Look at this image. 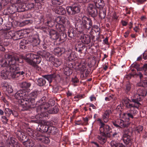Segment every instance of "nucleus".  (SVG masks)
<instances>
[{
  "mask_svg": "<svg viewBox=\"0 0 147 147\" xmlns=\"http://www.w3.org/2000/svg\"><path fill=\"white\" fill-rule=\"evenodd\" d=\"M131 132H130L129 129L126 128L123 130V135L122 137L124 143L126 144H128L131 141L130 135Z\"/></svg>",
  "mask_w": 147,
  "mask_h": 147,
  "instance_id": "obj_8",
  "label": "nucleus"
},
{
  "mask_svg": "<svg viewBox=\"0 0 147 147\" xmlns=\"http://www.w3.org/2000/svg\"><path fill=\"white\" fill-rule=\"evenodd\" d=\"M91 19H87V21L84 20L85 25L86 28L89 29L92 26V23Z\"/></svg>",
  "mask_w": 147,
  "mask_h": 147,
  "instance_id": "obj_35",
  "label": "nucleus"
},
{
  "mask_svg": "<svg viewBox=\"0 0 147 147\" xmlns=\"http://www.w3.org/2000/svg\"><path fill=\"white\" fill-rule=\"evenodd\" d=\"M134 74H129L127 75H126L125 76V77L127 80H129L131 79L132 77H134Z\"/></svg>",
  "mask_w": 147,
  "mask_h": 147,
  "instance_id": "obj_60",
  "label": "nucleus"
},
{
  "mask_svg": "<svg viewBox=\"0 0 147 147\" xmlns=\"http://www.w3.org/2000/svg\"><path fill=\"white\" fill-rule=\"evenodd\" d=\"M9 18H15L17 15V14L15 13H9Z\"/></svg>",
  "mask_w": 147,
  "mask_h": 147,
  "instance_id": "obj_59",
  "label": "nucleus"
},
{
  "mask_svg": "<svg viewBox=\"0 0 147 147\" xmlns=\"http://www.w3.org/2000/svg\"><path fill=\"white\" fill-rule=\"evenodd\" d=\"M5 32L4 33V36L5 38L6 39H9L13 37H16L17 39H19L20 36L19 37L18 36H19V34L18 32H15L14 31H7V30H5Z\"/></svg>",
  "mask_w": 147,
  "mask_h": 147,
  "instance_id": "obj_9",
  "label": "nucleus"
},
{
  "mask_svg": "<svg viewBox=\"0 0 147 147\" xmlns=\"http://www.w3.org/2000/svg\"><path fill=\"white\" fill-rule=\"evenodd\" d=\"M140 86H142L143 87H146L147 86V80H140Z\"/></svg>",
  "mask_w": 147,
  "mask_h": 147,
  "instance_id": "obj_51",
  "label": "nucleus"
},
{
  "mask_svg": "<svg viewBox=\"0 0 147 147\" xmlns=\"http://www.w3.org/2000/svg\"><path fill=\"white\" fill-rule=\"evenodd\" d=\"M59 90V88L57 86H54L53 88L52 92L54 93H56Z\"/></svg>",
  "mask_w": 147,
  "mask_h": 147,
  "instance_id": "obj_58",
  "label": "nucleus"
},
{
  "mask_svg": "<svg viewBox=\"0 0 147 147\" xmlns=\"http://www.w3.org/2000/svg\"><path fill=\"white\" fill-rule=\"evenodd\" d=\"M131 101L134 103V104H131L129 103L130 100H129L126 98L124 100V104L126 107L128 109L131 108L132 107H136L138 109L140 105V99H136V98H132Z\"/></svg>",
  "mask_w": 147,
  "mask_h": 147,
  "instance_id": "obj_6",
  "label": "nucleus"
},
{
  "mask_svg": "<svg viewBox=\"0 0 147 147\" xmlns=\"http://www.w3.org/2000/svg\"><path fill=\"white\" fill-rule=\"evenodd\" d=\"M124 121L121 119H118L115 121H113L112 122L113 125L116 127L119 128H123L127 127L129 123L126 121Z\"/></svg>",
  "mask_w": 147,
  "mask_h": 147,
  "instance_id": "obj_7",
  "label": "nucleus"
},
{
  "mask_svg": "<svg viewBox=\"0 0 147 147\" xmlns=\"http://www.w3.org/2000/svg\"><path fill=\"white\" fill-rule=\"evenodd\" d=\"M72 80V82L74 83H76L79 82L78 79L76 76H75L74 78H73Z\"/></svg>",
  "mask_w": 147,
  "mask_h": 147,
  "instance_id": "obj_62",
  "label": "nucleus"
},
{
  "mask_svg": "<svg viewBox=\"0 0 147 147\" xmlns=\"http://www.w3.org/2000/svg\"><path fill=\"white\" fill-rule=\"evenodd\" d=\"M83 119L84 121V123H83L84 125H87L88 124V118L87 117L85 118L83 117Z\"/></svg>",
  "mask_w": 147,
  "mask_h": 147,
  "instance_id": "obj_61",
  "label": "nucleus"
},
{
  "mask_svg": "<svg viewBox=\"0 0 147 147\" xmlns=\"http://www.w3.org/2000/svg\"><path fill=\"white\" fill-rule=\"evenodd\" d=\"M10 2V0H2L1 2L2 5L5 6Z\"/></svg>",
  "mask_w": 147,
  "mask_h": 147,
  "instance_id": "obj_54",
  "label": "nucleus"
},
{
  "mask_svg": "<svg viewBox=\"0 0 147 147\" xmlns=\"http://www.w3.org/2000/svg\"><path fill=\"white\" fill-rule=\"evenodd\" d=\"M53 5H60L63 3V0H51Z\"/></svg>",
  "mask_w": 147,
  "mask_h": 147,
  "instance_id": "obj_40",
  "label": "nucleus"
},
{
  "mask_svg": "<svg viewBox=\"0 0 147 147\" xmlns=\"http://www.w3.org/2000/svg\"><path fill=\"white\" fill-rule=\"evenodd\" d=\"M18 136L19 139L21 142H23L26 139L27 136L26 134L24 132L19 131L18 133Z\"/></svg>",
  "mask_w": 147,
  "mask_h": 147,
  "instance_id": "obj_28",
  "label": "nucleus"
},
{
  "mask_svg": "<svg viewBox=\"0 0 147 147\" xmlns=\"http://www.w3.org/2000/svg\"><path fill=\"white\" fill-rule=\"evenodd\" d=\"M67 12L69 15L74 14L78 13L80 11V8L78 6L67 7L66 8Z\"/></svg>",
  "mask_w": 147,
  "mask_h": 147,
  "instance_id": "obj_11",
  "label": "nucleus"
},
{
  "mask_svg": "<svg viewBox=\"0 0 147 147\" xmlns=\"http://www.w3.org/2000/svg\"><path fill=\"white\" fill-rule=\"evenodd\" d=\"M31 41L33 45L34 46L38 45L40 43L39 40L38 38H33Z\"/></svg>",
  "mask_w": 147,
  "mask_h": 147,
  "instance_id": "obj_39",
  "label": "nucleus"
},
{
  "mask_svg": "<svg viewBox=\"0 0 147 147\" xmlns=\"http://www.w3.org/2000/svg\"><path fill=\"white\" fill-rule=\"evenodd\" d=\"M53 11L56 13L60 15H64L66 13V11L64 8L63 7L61 6H58L55 7L53 9Z\"/></svg>",
  "mask_w": 147,
  "mask_h": 147,
  "instance_id": "obj_17",
  "label": "nucleus"
},
{
  "mask_svg": "<svg viewBox=\"0 0 147 147\" xmlns=\"http://www.w3.org/2000/svg\"><path fill=\"white\" fill-rule=\"evenodd\" d=\"M25 95V93L22 90H20L18 91L15 94V98L19 100V102L20 103L21 105H22L21 101L22 100L24 99V97Z\"/></svg>",
  "mask_w": 147,
  "mask_h": 147,
  "instance_id": "obj_13",
  "label": "nucleus"
},
{
  "mask_svg": "<svg viewBox=\"0 0 147 147\" xmlns=\"http://www.w3.org/2000/svg\"><path fill=\"white\" fill-rule=\"evenodd\" d=\"M4 113L5 115L9 117L10 115L12 114L13 115L14 114V113L13 112L12 110L9 108H5L4 110Z\"/></svg>",
  "mask_w": 147,
  "mask_h": 147,
  "instance_id": "obj_34",
  "label": "nucleus"
},
{
  "mask_svg": "<svg viewBox=\"0 0 147 147\" xmlns=\"http://www.w3.org/2000/svg\"><path fill=\"white\" fill-rule=\"evenodd\" d=\"M81 39L82 42L85 44H88L90 41V37L89 35H84L81 36Z\"/></svg>",
  "mask_w": 147,
  "mask_h": 147,
  "instance_id": "obj_26",
  "label": "nucleus"
},
{
  "mask_svg": "<svg viewBox=\"0 0 147 147\" xmlns=\"http://www.w3.org/2000/svg\"><path fill=\"white\" fill-rule=\"evenodd\" d=\"M8 117L5 115L2 116L1 117V120L3 123L4 124H6L7 123L8 121Z\"/></svg>",
  "mask_w": 147,
  "mask_h": 147,
  "instance_id": "obj_43",
  "label": "nucleus"
},
{
  "mask_svg": "<svg viewBox=\"0 0 147 147\" xmlns=\"http://www.w3.org/2000/svg\"><path fill=\"white\" fill-rule=\"evenodd\" d=\"M142 55L143 58L145 60L147 59V51H145Z\"/></svg>",
  "mask_w": 147,
  "mask_h": 147,
  "instance_id": "obj_63",
  "label": "nucleus"
},
{
  "mask_svg": "<svg viewBox=\"0 0 147 147\" xmlns=\"http://www.w3.org/2000/svg\"><path fill=\"white\" fill-rule=\"evenodd\" d=\"M53 63L54 66L57 67L60 65L61 62L58 59L56 58Z\"/></svg>",
  "mask_w": 147,
  "mask_h": 147,
  "instance_id": "obj_42",
  "label": "nucleus"
},
{
  "mask_svg": "<svg viewBox=\"0 0 147 147\" xmlns=\"http://www.w3.org/2000/svg\"><path fill=\"white\" fill-rule=\"evenodd\" d=\"M1 85L4 91H7L8 93H11L13 92V89L11 86L4 83H2Z\"/></svg>",
  "mask_w": 147,
  "mask_h": 147,
  "instance_id": "obj_19",
  "label": "nucleus"
},
{
  "mask_svg": "<svg viewBox=\"0 0 147 147\" xmlns=\"http://www.w3.org/2000/svg\"><path fill=\"white\" fill-rule=\"evenodd\" d=\"M67 58L70 61L75 60L77 58V54L74 52L67 55Z\"/></svg>",
  "mask_w": 147,
  "mask_h": 147,
  "instance_id": "obj_30",
  "label": "nucleus"
},
{
  "mask_svg": "<svg viewBox=\"0 0 147 147\" xmlns=\"http://www.w3.org/2000/svg\"><path fill=\"white\" fill-rule=\"evenodd\" d=\"M65 51V49L63 48L57 47L54 49V53L55 55L59 56L64 53Z\"/></svg>",
  "mask_w": 147,
  "mask_h": 147,
  "instance_id": "obj_24",
  "label": "nucleus"
},
{
  "mask_svg": "<svg viewBox=\"0 0 147 147\" xmlns=\"http://www.w3.org/2000/svg\"><path fill=\"white\" fill-rule=\"evenodd\" d=\"M143 127L142 126L139 125L136 128L135 131L137 133H140L143 130Z\"/></svg>",
  "mask_w": 147,
  "mask_h": 147,
  "instance_id": "obj_49",
  "label": "nucleus"
},
{
  "mask_svg": "<svg viewBox=\"0 0 147 147\" xmlns=\"http://www.w3.org/2000/svg\"><path fill=\"white\" fill-rule=\"evenodd\" d=\"M22 105L21 106L23 108V110H27L29 108H34L36 106L35 99L34 98H24L21 101Z\"/></svg>",
  "mask_w": 147,
  "mask_h": 147,
  "instance_id": "obj_4",
  "label": "nucleus"
},
{
  "mask_svg": "<svg viewBox=\"0 0 147 147\" xmlns=\"http://www.w3.org/2000/svg\"><path fill=\"white\" fill-rule=\"evenodd\" d=\"M80 70L82 72H84L86 70V67L85 64L82 65H79L78 66Z\"/></svg>",
  "mask_w": 147,
  "mask_h": 147,
  "instance_id": "obj_50",
  "label": "nucleus"
},
{
  "mask_svg": "<svg viewBox=\"0 0 147 147\" xmlns=\"http://www.w3.org/2000/svg\"><path fill=\"white\" fill-rule=\"evenodd\" d=\"M36 3H29L28 4L26 5V7L28 9H31L34 8V5H36Z\"/></svg>",
  "mask_w": 147,
  "mask_h": 147,
  "instance_id": "obj_48",
  "label": "nucleus"
},
{
  "mask_svg": "<svg viewBox=\"0 0 147 147\" xmlns=\"http://www.w3.org/2000/svg\"><path fill=\"white\" fill-rule=\"evenodd\" d=\"M21 57H23L13 55L11 53H6L5 55V59L0 60V65L1 67H9L10 71L13 72L19 69L15 64L18 63H22Z\"/></svg>",
  "mask_w": 147,
  "mask_h": 147,
  "instance_id": "obj_1",
  "label": "nucleus"
},
{
  "mask_svg": "<svg viewBox=\"0 0 147 147\" xmlns=\"http://www.w3.org/2000/svg\"><path fill=\"white\" fill-rule=\"evenodd\" d=\"M97 121L100 126L99 127L100 133L97 136L99 142L102 144L106 141V136L111 131V128L108 125L105 124L100 118L98 119Z\"/></svg>",
  "mask_w": 147,
  "mask_h": 147,
  "instance_id": "obj_3",
  "label": "nucleus"
},
{
  "mask_svg": "<svg viewBox=\"0 0 147 147\" xmlns=\"http://www.w3.org/2000/svg\"><path fill=\"white\" fill-rule=\"evenodd\" d=\"M131 67H134L136 69H137L138 68L139 66H140V65L138 64L136 62H134L133 64H132L131 65Z\"/></svg>",
  "mask_w": 147,
  "mask_h": 147,
  "instance_id": "obj_57",
  "label": "nucleus"
},
{
  "mask_svg": "<svg viewBox=\"0 0 147 147\" xmlns=\"http://www.w3.org/2000/svg\"><path fill=\"white\" fill-rule=\"evenodd\" d=\"M80 45H76L75 47V49L76 51H78L80 53H82V51L84 49V47L82 46L81 47H80Z\"/></svg>",
  "mask_w": 147,
  "mask_h": 147,
  "instance_id": "obj_41",
  "label": "nucleus"
},
{
  "mask_svg": "<svg viewBox=\"0 0 147 147\" xmlns=\"http://www.w3.org/2000/svg\"><path fill=\"white\" fill-rule=\"evenodd\" d=\"M17 11L16 5L13 4L7 7L6 9L4 10L5 14L9 15V13H15Z\"/></svg>",
  "mask_w": 147,
  "mask_h": 147,
  "instance_id": "obj_16",
  "label": "nucleus"
},
{
  "mask_svg": "<svg viewBox=\"0 0 147 147\" xmlns=\"http://www.w3.org/2000/svg\"><path fill=\"white\" fill-rule=\"evenodd\" d=\"M73 71L72 69L69 67H65L64 70V73L67 76H69L72 73Z\"/></svg>",
  "mask_w": 147,
  "mask_h": 147,
  "instance_id": "obj_36",
  "label": "nucleus"
},
{
  "mask_svg": "<svg viewBox=\"0 0 147 147\" xmlns=\"http://www.w3.org/2000/svg\"><path fill=\"white\" fill-rule=\"evenodd\" d=\"M50 35L51 36V37L53 39H57L58 38V34L55 32V33L53 34L51 33Z\"/></svg>",
  "mask_w": 147,
  "mask_h": 147,
  "instance_id": "obj_52",
  "label": "nucleus"
},
{
  "mask_svg": "<svg viewBox=\"0 0 147 147\" xmlns=\"http://www.w3.org/2000/svg\"><path fill=\"white\" fill-rule=\"evenodd\" d=\"M18 64H15L16 65L18 68V70H16L15 71L13 72H11V75L10 76L11 77L13 78H16L18 77L20 75L23 76V75L25 74V73L23 71H19L18 72L17 71L19 69V68L18 67Z\"/></svg>",
  "mask_w": 147,
  "mask_h": 147,
  "instance_id": "obj_15",
  "label": "nucleus"
},
{
  "mask_svg": "<svg viewBox=\"0 0 147 147\" xmlns=\"http://www.w3.org/2000/svg\"><path fill=\"white\" fill-rule=\"evenodd\" d=\"M145 92V91L143 90L141 88H138L137 90V93L135 95L134 98H136V99H140V101L143 96L146 95V93Z\"/></svg>",
  "mask_w": 147,
  "mask_h": 147,
  "instance_id": "obj_14",
  "label": "nucleus"
},
{
  "mask_svg": "<svg viewBox=\"0 0 147 147\" xmlns=\"http://www.w3.org/2000/svg\"><path fill=\"white\" fill-rule=\"evenodd\" d=\"M20 0H10V2L16 5L19 2H20Z\"/></svg>",
  "mask_w": 147,
  "mask_h": 147,
  "instance_id": "obj_55",
  "label": "nucleus"
},
{
  "mask_svg": "<svg viewBox=\"0 0 147 147\" xmlns=\"http://www.w3.org/2000/svg\"><path fill=\"white\" fill-rule=\"evenodd\" d=\"M5 26L3 29L4 30H8L10 29L12 26V22L9 21V19H4Z\"/></svg>",
  "mask_w": 147,
  "mask_h": 147,
  "instance_id": "obj_20",
  "label": "nucleus"
},
{
  "mask_svg": "<svg viewBox=\"0 0 147 147\" xmlns=\"http://www.w3.org/2000/svg\"><path fill=\"white\" fill-rule=\"evenodd\" d=\"M31 23V21L30 20H26L23 21L20 23L19 25L20 26H25L26 24H28L29 23Z\"/></svg>",
  "mask_w": 147,
  "mask_h": 147,
  "instance_id": "obj_46",
  "label": "nucleus"
},
{
  "mask_svg": "<svg viewBox=\"0 0 147 147\" xmlns=\"http://www.w3.org/2000/svg\"><path fill=\"white\" fill-rule=\"evenodd\" d=\"M93 1L97 8H102L104 6V2L102 0H94Z\"/></svg>",
  "mask_w": 147,
  "mask_h": 147,
  "instance_id": "obj_25",
  "label": "nucleus"
},
{
  "mask_svg": "<svg viewBox=\"0 0 147 147\" xmlns=\"http://www.w3.org/2000/svg\"><path fill=\"white\" fill-rule=\"evenodd\" d=\"M40 111L39 110L38 112L37 111V109H36V111L37 112H38V114L36 116V117L39 120H40L43 117L46 116L47 115V113H42V111Z\"/></svg>",
  "mask_w": 147,
  "mask_h": 147,
  "instance_id": "obj_31",
  "label": "nucleus"
},
{
  "mask_svg": "<svg viewBox=\"0 0 147 147\" xmlns=\"http://www.w3.org/2000/svg\"><path fill=\"white\" fill-rule=\"evenodd\" d=\"M49 127V126L45 125H40L37 129L41 133H48Z\"/></svg>",
  "mask_w": 147,
  "mask_h": 147,
  "instance_id": "obj_22",
  "label": "nucleus"
},
{
  "mask_svg": "<svg viewBox=\"0 0 147 147\" xmlns=\"http://www.w3.org/2000/svg\"><path fill=\"white\" fill-rule=\"evenodd\" d=\"M37 82L39 86H43L46 84V81L44 79L40 78L37 80Z\"/></svg>",
  "mask_w": 147,
  "mask_h": 147,
  "instance_id": "obj_38",
  "label": "nucleus"
},
{
  "mask_svg": "<svg viewBox=\"0 0 147 147\" xmlns=\"http://www.w3.org/2000/svg\"><path fill=\"white\" fill-rule=\"evenodd\" d=\"M31 84L26 82H23L20 83V86L23 88H29L31 86Z\"/></svg>",
  "mask_w": 147,
  "mask_h": 147,
  "instance_id": "obj_33",
  "label": "nucleus"
},
{
  "mask_svg": "<svg viewBox=\"0 0 147 147\" xmlns=\"http://www.w3.org/2000/svg\"><path fill=\"white\" fill-rule=\"evenodd\" d=\"M26 5L24 3L20 2L18 3L16 5L17 11L18 12H23L25 11L26 9Z\"/></svg>",
  "mask_w": 147,
  "mask_h": 147,
  "instance_id": "obj_18",
  "label": "nucleus"
},
{
  "mask_svg": "<svg viewBox=\"0 0 147 147\" xmlns=\"http://www.w3.org/2000/svg\"><path fill=\"white\" fill-rule=\"evenodd\" d=\"M121 143L114 140H112L111 142V145L112 147H117Z\"/></svg>",
  "mask_w": 147,
  "mask_h": 147,
  "instance_id": "obj_44",
  "label": "nucleus"
},
{
  "mask_svg": "<svg viewBox=\"0 0 147 147\" xmlns=\"http://www.w3.org/2000/svg\"><path fill=\"white\" fill-rule=\"evenodd\" d=\"M53 111L52 112H49V113H56L58 111V109L57 107H55L53 109Z\"/></svg>",
  "mask_w": 147,
  "mask_h": 147,
  "instance_id": "obj_56",
  "label": "nucleus"
},
{
  "mask_svg": "<svg viewBox=\"0 0 147 147\" xmlns=\"http://www.w3.org/2000/svg\"><path fill=\"white\" fill-rule=\"evenodd\" d=\"M56 75L55 74H53L51 75H45L44 76L45 78L49 82L51 83L52 81V79L55 77Z\"/></svg>",
  "mask_w": 147,
  "mask_h": 147,
  "instance_id": "obj_37",
  "label": "nucleus"
},
{
  "mask_svg": "<svg viewBox=\"0 0 147 147\" xmlns=\"http://www.w3.org/2000/svg\"><path fill=\"white\" fill-rule=\"evenodd\" d=\"M111 113V111L110 110L106 111L102 115L103 120L105 123H107L109 120V116Z\"/></svg>",
  "mask_w": 147,
  "mask_h": 147,
  "instance_id": "obj_21",
  "label": "nucleus"
},
{
  "mask_svg": "<svg viewBox=\"0 0 147 147\" xmlns=\"http://www.w3.org/2000/svg\"><path fill=\"white\" fill-rule=\"evenodd\" d=\"M13 147H22L21 145L19 143L16 142L14 145L12 146Z\"/></svg>",
  "mask_w": 147,
  "mask_h": 147,
  "instance_id": "obj_64",
  "label": "nucleus"
},
{
  "mask_svg": "<svg viewBox=\"0 0 147 147\" xmlns=\"http://www.w3.org/2000/svg\"><path fill=\"white\" fill-rule=\"evenodd\" d=\"M87 11L90 15L93 18L96 15V11L94 5L92 4H89L87 8Z\"/></svg>",
  "mask_w": 147,
  "mask_h": 147,
  "instance_id": "obj_12",
  "label": "nucleus"
},
{
  "mask_svg": "<svg viewBox=\"0 0 147 147\" xmlns=\"http://www.w3.org/2000/svg\"><path fill=\"white\" fill-rule=\"evenodd\" d=\"M40 102L41 104H40V105L37 108V111L38 112L39 110L43 111L44 110H46L52 104L49 103V102L48 103H46L45 101H43L42 100H40Z\"/></svg>",
  "mask_w": 147,
  "mask_h": 147,
  "instance_id": "obj_10",
  "label": "nucleus"
},
{
  "mask_svg": "<svg viewBox=\"0 0 147 147\" xmlns=\"http://www.w3.org/2000/svg\"><path fill=\"white\" fill-rule=\"evenodd\" d=\"M58 129L54 127L51 126H49L48 131V133H50L52 134H55L58 132Z\"/></svg>",
  "mask_w": 147,
  "mask_h": 147,
  "instance_id": "obj_32",
  "label": "nucleus"
},
{
  "mask_svg": "<svg viewBox=\"0 0 147 147\" xmlns=\"http://www.w3.org/2000/svg\"><path fill=\"white\" fill-rule=\"evenodd\" d=\"M16 142L15 138H8L6 140V144L7 146L11 147Z\"/></svg>",
  "mask_w": 147,
  "mask_h": 147,
  "instance_id": "obj_27",
  "label": "nucleus"
},
{
  "mask_svg": "<svg viewBox=\"0 0 147 147\" xmlns=\"http://www.w3.org/2000/svg\"><path fill=\"white\" fill-rule=\"evenodd\" d=\"M10 72L6 69H3L0 72V76L3 79H6L8 78Z\"/></svg>",
  "mask_w": 147,
  "mask_h": 147,
  "instance_id": "obj_23",
  "label": "nucleus"
},
{
  "mask_svg": "<svg viewBox=\"0 0 147 147\" xmlns=\"http://www.w3.org/2000/svg\"><path fill=\"white\" fill-rule=\"evenodd\" d=\"M136 107H132L131 108H130V110L129 111H127V113H123L122 115V117L126 120L127 122H129V118H133L135 116L137 113L138 112L135 109Z\"/></svg>",
  "mask_w": 147,
  "mask_h": 147,
  "instance_id": "obj_5",
  "label": "nucleus"
},
{
  "mask_svg": "<svg viewBox=\"0 0 147 147\" xmlns=\"http://www.w3.org/2000/svg\"><path fill=\"white\" fill-rule=\"evenodd\" d=\"M131 84L129 82H128L126 85L125 90L126 92H129L130 90Z\"/></svg>",
  "mask_w": 147,
  "mask_h": 147,
  "instance_id": "obj_53",
  "label": "nucleus"
},
{
  "mask_svg": "<svg viewBox=\"0 0 147 147\" xmlns=\"http://www.w3.org/2000/svg\"><path fill=\"white\" fill-rule=\"evenodd\" d=\"M40 55L42 57L46 58H48L50 55V54L46 51H39L37 54L30 53L27 54L25 57L22 55V58L21 57V59H24L28 63L32 65L34 68H37L38 66L37 64H39L41 61L42 59Z\"/></svg>",
  "mask_w": 147,
  "mask_h": 147,
  "instance_id": "obj_2",
  "label": "nucleus"
},
{
  "mask_svg": "<svg viewBox=\"0 0 147 147\" xmlns=\"http://www.w3.org/2000/svg\"><path fill=\"white\" fill-rule=\"evenodd\" d=\"M39 92L38 91H33L30 93V96L32 97H34V98H36L39 94Z\"/></svg>",
  "mask_w": 147,
  "mask_h": 147,
  "instance_id": "obj_45",
  "label": "nucleus"
},
{
  "mask_svg": "<svg viewBox=\"0 0 147 147\" xmlns=\"http://www.w3.org/2000/svg\"><path fill=\"white\" fill-rule=\"evenodd\" d=\"M42 138H38V139L43 141L46 143H49L50 142L48 138L45 137L44 136H41Z\"/></svg>",
  "mask_w": 147,
  "mask_h": 147,
  "instance_id": "obj_47",
  "label": "nucleus"
},
{
  "mask_svg": "<svg viewBox=\"0 0 147 147\" xmlns=\"http://www.w3.org/2000/svg\"><path fill=\"white\" fill-rule=\"evenodd\" d=\"M23 143L26 147H32L34 144L32 140L30 139H28L26 141H24Z\"/></svg>",
  "mask_w": 147,
  "mask_h": 147,
  "instance_id": "obj_29",
  "label": "nucleus"
}]
</instances>
